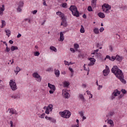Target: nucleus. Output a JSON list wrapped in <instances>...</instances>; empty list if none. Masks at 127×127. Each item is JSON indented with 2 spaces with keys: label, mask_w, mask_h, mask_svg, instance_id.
Segmentation results:
<instances>
[{
  "label": "nucleus",
  "mask_w": 127,
  "mask_h": 127,
  "mask_svg": "<svg viewBox=\"0 0 127 127\" xmlns=\"http://www.w3.org/2000/svg\"><path fill=\"white\" fill-rule=\"evenodd\" d=\"M111 72L115 75L117 78H118L123 84H127V81L125 80L124 73H123L122 70L118 67V66L114 65L111 69Z\"/></svg>",
  "instance_id": "1"
},
{
  "label": "nucleus",
  "mask_w": 127,
  "mask_h": 127,
  "mask_svg": "<svg viewBox=\"0 0 127 127\" xmlns=\"http://www.w3.org/2000/svg\"><path fill=\"white\" fill-rule=\"evenodd\" d=\"M69 9L70 10V11H71L72 15L74 16H76V17H79V16H80L79 11H78V9L76 6L71 5Z\"/></svg>",
  "instance_id": "2"
},
{
  "label": "nucleus",
  "mask_w": 127,
  "mask_h": 127,
  "mask_svg": "<svg viewBox=\"0 0 127 127\" xmlns=\"http://www.w3.org/2000/svg\"><path fill=\"white\" fill-rule=\"evenodd\" d=\"M59 114L62 118L64 119H69L71 117V112L67 110L63 112H60Z\"/></svg>",
  "instance_id": "3"
},
{
  "label": "nucleus",
  "mask_w": 127,
  "mask_h": 127,
  "mask_svg": "<svg viewBox=\"0 0 127 127\" xmlns=\"http://www.w3.org/2000/svg\"><path fill=\"white\" fill-rule=\"evenodd\" d=\"M10 87L12 90V91H15L17 90V86H16V83L15 81H13V80H10L9 82Z\"/></svg>",
  "instance_id": "4"
},
{
  "label": "nucleus",
  "mask_w": 127,
  "mask_h": 127,
  "mask_svg": "<svg viewBox=\"0 0 127 127\" xmlns=\"http://www.w3.org/2000/svg\"><path fill=\"white\" fill-rule=\"evenodd\" d=\"M32 76L34 78H36V81L38 82H41V80H42V77L40 76V75L38 74L37 72H34L32 74Z\"/></svg>",
  "instance_id": "5"
},
{
  "label": "nucleus",
  "mask_w": 127,
  "mask_h": 127,
  "mask_svg": "<svg viewBox=\"0 0 127 127\" xmlns=\"http://www.w3.org/2000/svg\"><path fill=\"white\" fill-rule=\"evenodd\" d=\"M53 110V105L50 104L48 106L47 109L45 111V114H47V115H49L50 112H52V110Z\"/></svg>",
  "instance_id": "6"
},
{
  "label": "nucleus",
  "mask_w": 127,
  "mask_h": 127,
  "mask_svg": "<svg viewBox=\"0 0 127 127\" xmlns=\"http://www.w3.org/2000/svg\"><path fill=\"white\" fill-rule=\"evenodd\" d=\"M110 73V70L109 69V66H106V69L103 70V73L104 76H108Z\"/></svg>",
  "instance_id": "7"
},
{
  "label": "nucleus",
  "mask_w": 127,
  "mask_h": 127,
  "mask_svg": "<svg viewBox=\"0 0 127 127\" xmlns=\"http://www.w3.org/2000/svg\"><path fill=\"white\" fill-rule=\"evenodd\" d=\"M89 60L90 61V63L88 64V66H92V65H94L96 62V59L93 58H89Z\"/></svg>",
  "instance_id": "8"
},
{
  "label": "nucleus",
  "mask_w": 127,
  "mask_h": 127,
  "mask_svg": "<svg viewBox=\"0 0 127 127\" xmlns=\"http://www.w3.org/2000/svg\"><path fill=\"white\" fill-rule=\"evenodd\" d=\"M120 94H121V91L118 90V89L115 90L112 93V95L114 96V97H117Z\"/></svg>",
  "instance_id": "9"
},
{
  "label": "nucleus",
  "mask_w": 127,
  "mask_h": 127,
  "mask_svg": "<svg viewBox=\"0 0 127 127\" xmlns=\"http://www.w3.org/2000/svg\"><path fill=\"white\" fill-rule=\"evenodd\" d=\"M123 59H124V57L119 56V55H116V60L117 61H119V62H122L123 61Z\"/></svg>",
  "instance_id": "10"
},
{
  "label": "nucleus",
  "mask_w": 127,
  "mask_h": 127,
  "mask_svg": "<svg viewBox=\"0 0 127 127\" xmlns=\"http://www.w3.org/2000/svg\"><path fill=\"white\" fill-rule=\"evenodd\" d=\"M48 86L49 88H50V89H51V90H52L53 91H55V90H56V87H55V85H52V84H50V83H49L48 84Z\"/></svg>",
  "instance_id": "11"
},
{
  "label": "nucleus",
  "mask_w": 127,
  "mask_h": 127,
  "mask_svg": "<svg viewBox=\"0 0 127 127\" xmlns=\"http://www.w3.org/2000/svg\"><path fill=\"white\" fill-rule=\"evenodd\" d=\"M4 5H2L1 7H0V15H2L3 14V11H4Z\"/></svg>",
  "instance_id": "12"
},
{
  "label": "nucleus",
  "mask_w": 127,
  "mask_h": 127,
  "mask_svg": "<svg viewBox=\"0 0 127 127\" xmlns=\"http://www.w3.org/2000/svg\"><path fill=\"white\" fill-rule=\"evenodd\" d=\"M11 98L12 99H18L20 98L19 94H15L11 95Z\"/></svg>",
  "instance_id": "13"
},
{
  "label": "nucleus",
  "mask_w": 127,
  "mask_h": 127,
  "mask_svg": "<svg viewBox=\"0 0 127 127\" xmlns=\"http://www.w3.org/2000/svg\"><path fill=\"white\" fill-rule=\"evenodd\" d=\"M8 110H9V113L11 114V115H14V114H16V111L13 109V108L9 109Z\"/></svg>",
  "instance_id": "14"
},
{
  "label": "nucleus",
  "mask_w": 127,
  "mask_h": 127,
  "mask_svg": "<svg viewBox=\"0 0 127 127\" xmlns=\"http://www.w3.org/2000/svg\"><path fill=\"white\" fill-rule=\"evenodd\" d=\"M98 15L99 16V17H100V18H105L106 16L104 13L101 12L98 13Z\"/></svg>",
  "instance_id": "15"
},
{
  "label": "nucleus",
  "mask_w": 127,
  "mask_h": 127,
  "mask_svg": "<svg viewBox=\"0 0 127 127\" xmlns=\"http://www.w3.org/2000/svg\"><path fill=\"white\" fill-rule=\"evenodd\" d=\"M91 5L93 7H96V5H97V0H92Z\"/></svg>",
  "instance_id": "16"
},
{
  "label": "nucleus",
  "mask_w": 127,
  "mask_h": 127,
  "mask_svg": "<svg viewBox=\"0 0 127 127\" xmlns=\"http://www.w3.org/2000/svg\"><path fill=\"white\" fill-rule=\"evenodd\" d=\"M55 74L56 75V77H59L60 76V71L58 69H55Z\"/></svg>",
  "instance_id": "17"
},
{
  "label": "nucleus",
  "mask_w": 127,
  "mask_h": 127,
  "mask_svg": "<svg viewBox=\"0 0 127 127\" xmlns=\"http://www.w3.org/2000/svg\"><path fill=\"white\" fill-rule=\"evenodd\" d=\"M63 94H64V97L65 99H69V97H70V94H69V93L67 92H63Z\"/></svg>",
  "instance_id": "18"
},
{
  "label": "nucleus",
  "mask_w": 127,
  "mask_h": 127,
  "mask_svg": "<svg viewBox=\"0 0 127 127\" xmlns=\"http://www.w3.org/2000/svg\"><path fill=\"white\" fill-rule=\"evenodd\" d=\"M63 84L64 87V88H67V87H69V85H70V83H69V82H67L66 81H64Z\"/></svg>",
  "instance_id": "19"
},
{
  "label": "nucleus",
  "mask_w": 127,
  "mask_h": 127,
  "mask_svg": "<svg viewBox=\"0 0 127 127\" xmlns=\"http://www.w3.org/2000/svg\"><path fill=\"white\" fill-rule=\"evenodd\" d=\"M79 98L83 102H86V99H85V97L83 96L82 94H80L79 96Z\"/></svg>",
  "instance_id": "20"
},
{
  "label": "nucleus",
  "mask_w": 127,
  "mask_h": 127,
  "mask_svg": "<svg viewBox=\"0 0 127 127\" xmlns=\"http://www.w3.org/2000/svg\"><path fill=\"white\" fill-rule=\"evenodd\" d=\"M50 50H51V51H54V52H57V49H56V48L54 46H51L50 47Z\"/></svg>",
  "instance_id": "21"
},
{
  "label": "nucleus",
  "mask_w": 127,
  "mask_h": 127,
  "mask_svg": "<svg viewBox=\"0 0 127 127\" xmlns=\"http://www.w3.org/2000/svg\"><path fill=\"white\" fill-rule=\"evenodd\" d=\"M108 124L111 125V127H114L115 125L114 124V122L112 120H109L107 121Z\"/></svg>",
  "instance_id": "22"
},
{
  "label": "nucleus",
  "mask_w": 127,
  "mask_h": 127,
  "mask_svg": "<svg viewBox=\"0 0 127 127\" xmlns=\"http://www.w3.org/2000/svg\"><path fill=\"white\" fill-rule=\"evenodd\" d=\"M64 40V34L63 32H61L60 33V41H63Z\"/></svg>",
  "instance_id": "23"
},
{
  "label": "nucleus",
  "mask_w": 127,
  "mask_h": 127,
  "mask_svg": "<svg viewBox=\"0 0 127 127\" xmlns=\"http://www.w3.org/2000/svg\"><path fill=\"white\" fill-rule=\"evenodd\" d=\"M62 19L63 22V26H64V27H66V26H67V22L66 21V20L64 19V17H62Z\"/></svg>",
  "instance_id": "24"
},
{
  "label": "nucleus",
  "mask_w": 127,
  "mask_h": 127,
  "mask_svg": "<svg viewBox=\"0 0 127 127\" xmlns=\"http://www.w3.org/2000/svg\"><path fill=\"white\" fill-rule=\"evenodd\" d=\"M103 6H104L106 9H111V5H109V4L105 3L103 4Z\"/></svg>",
  "instance_id": "25"
},
{
  "label": "nucleus",
  "mask_w": 127,
  "mask_h": 127,
  "mask_svg": "<svg viewBox=\"0 0 127 127\" xmlns=\"http://www.w3.org/2000/svg\"><path fill=\"white\" fill-rule=\"evenodd\" d=\"M23 4H24V3L23 1H20L18 3V6L19 7H23Z\"/></svg>",
  "instance_id": "26"
},
{
  "label": "nucleus",
  "mask_w": 127,
  "mask_h": 127,
  "mask_svg": "<svg viewBox=\"0 0 127 127\" xmlns=\"http://www.w3.org/2000/svg\"><path fill=\"white\" fill-rule=\"evenodd\" d=\"M80 31L81 33H85V28H84V26L82 25H81Z\"/></svg>",
  "instance_id": "27"
},
{
  "label": "nucleus",
  "mask_w": 127,
  "mask_h": 127,
  "mask_svg": "<svg viewBox=\"0 0 127 127\" xmlns=\"http://www.w3.org/2000/svg\"><path fill=\"white\" fill-rule=\"evenodd\" d=\"M10 49H11V51H14V50H17V49H18V48L17 47L12 46L11 47Z\"/></svg>",
  "instance_id": "28"
},
{
  "label": "nucleus",
  "mask_w": 127,
  "mask_h": 127,
  "mask_svg": "<svg viewBox=\"0 0 127 127\" xmlns=\"http://www.w3.org/2000/svg\"><path fill=\"white\" fill-rule=\"evenodd\" d=\"M93 32L95 34H99V33H100V32L99 31V29L97 28L94 29Z\"/></svg>",
  "instance_id": "29"
},
{
  "label": "nucleus",
  "mask_w": 127,
  "mask_h": 127,
  "mask_svg": "<svg viewBox=\"0 0 127 127\" xmlns=\"http://www.w3.org/2000/svg\"><path fill=\"white\" fill-rule=\"evenodd\" d=\"M5 32H6V35H7V36H9L11 32L9 29H7L5 30Z\"/></svg>",
  "instance_id": "30"
},
{
  "label": "nucleus",
  "mask_w": 127,
  "mask_h": 127,
  "mask_svg": "<svg viewBox=\"0 0 127 127\" xmlns=\"http://www.w3.org/2000/svg\"><path fill=\"white\" fill-rule=\"evenodd\" d=\"M20 71V68H19L18 66H16V70H14L15 73H16V74Z\"/></svg>",
  "instance_id": "31"
},
{
  "label": "nucleus",
  "mask_w": 127,
  "mask_h": 127,
  "mask_svg": "<svg viewBox=\"0 0 127 127\" xmlns=\"http://www.w3.org/2000/svg\"><path fill=\"white\" fill-rule=\"evenodd\" d=\"M6 25L5 21L2 20H1V28H2L5 25Z\"/></svg>",
  "instance_id": "32"
},
{
  "label": "nucleus",
  "mask_w": 127,
  "mask_h": 127,
  "mask_svg": "<svg viewBox=\"0 0 127 127\" xmlns=\"http://www.w3.org/2000/svg\"><path fill=\"white\" fill-rule=\"evenodd\" d=\"M50 121L51 122V123H56V120H55V119L52 118L51 117V119H50Z\"/></svg>",
  "instance_id": "33"
},
{
  "label": "nucleus",
  "mask_w": 127,
  "mask_h": 127,
  "mask_svg": "<svg viewBox=\"0 0 127 127\" xmlns=\"http://www.w3.org/2000/svg\"><path fill=\"white\" fill-rule=\"evenodd\" d=\"M74 49H78L79 48V44H74Z\"/></svg>",
  "instance_id": "34"
},
{
  "label": "nucleus",
  "mask_w": 127,
  "mask_h": 127,
  "mask_svg": "<svg viewBox=\"0 0 127 127\" xmlns=\"http://www.w3.org/2000/svg\"><path fill=\"white\" fill-rule=\"evenodd\" d=\"M62 7L67 8V3H63L62 5Z\"/></svg>",
  "instance_id": "35"
},
{
  "label": "nucleus",
  "mask_w": 127,
  "mask_h": 127,
  "mask_svg": "<svg viewBox=\"0 0 127 127\" xmlns=\"http://www.w3.org/2000/svg\"><path fill=\"white\" fill-rule=\"evenodd\" d=\"M68 70H69V71H70V72H71V76H73V73H74V70H73V68H71V67H69L68 68Z\"/></svg>",
  "instance_id": "36"
},
{
  "label": "nucleus",
  "mask_w": 127,
  "mask_h": 127,
  "mask_svg": "<svg viewBox=\"0 0 127 127\" xmlns=\"http://www.w3.org/2000/svg\"><path fill=\"white\" fill-rule=\"evenodd\" d=\"M96 57H97V58H100V57H101V53H96Z\"/></svg>",
  "instance_id": "37"
},
{
  "label": "nucleus",
  "mask_w": 127,
  "mask_h": 127,
  "mask_svg": "<svg viewBox=\"0 0 127 127\" xmlns=\"http://www.w3.org/2000/svg\"><path fill=\"white\" fill-rule=\"evenodd\" d=\"M87 10L89 11H93V9L92 8V7L91 6H89L87 8Z\"/></svg>",
  "instance_id": "38"
},
{
  "label": "nucleus",
  "mask_w": 127,
  "mask_h": 127,
  "mask_svg": "<svg viewBox=\"0 0 127 127\" xmlns=\"http://www.w3.org/2000/svg\"><path fill=\"white\" fill-rule=\"evenodd\" d=\"M39 55H40L39 52H36L34 53V56H39Z\"/></svg>",
  "instance_id": "39"
},
{
  "label": "nucleus",
  "mask_w": 127,
  "mask_h": 127,
  "mask_svg": "<svg viewBox=\"0 0 127 127\" xmlns=\"http://www.w3.org/2000/svg\"><path fill=\"white\" fill-rule=\"evenodd\" d=\"M44 117H45V114L43 113L39 116V118H41V119H44Z\"/></svg>",
  "instance_id": "40"
},
{
  "label": "nucleus",
  "mask_w": 127,
  "mask_h": 127,
  "mask_svg": "<svg viewBox=\"0 0 127 127\" xmlns=\"http://www.w3.org/2000/svg\"><path fill=\"white\" fill-rule=\"evenodd\" d=\"M5 52H9L10 51V49L8 47H6V50H5Z\"/></svg>",
  "instance_id": "41"
},
{
  "label": "nucleus",
  "mask_w": 127,
  "mask_h": 127,
  "mask_svg": "<svg viewBox=\"0 0 127 127\" xmlns=\"http://www.w3.org/2000/svg\"><path fill=\"white\" fill-rule=\"evenodd\" d=\"M114 60H116V57L112 56V57L111 58L110 61H114Z\"/></svg>",
  "instance_id": "42"
},
{
  "label": "nucleus",
  "mask_w": 127,
  "mask_h": 127,
  "mask_svg": "<svg viewBox=\"0 0 127 127\" xmlns=\"http://www.w3.org/2000/svg\"><path fill=\"white\" fill-rule=\"evenodd\" d=\"M57 15H63V13L60 11L57 12L56 13Z\"/></svg>",
  "instance_id": "43"
},
{
  "label": "nucleus",
  "mask_w": 127,
  "mask_h": 127,
  "mask_svg": "<svg viewBox=\"0 0 127 127\" xmlns=\"http://www.w3.org/2000/svg\"><path fill=\"white\" fill-rule=\"evenodd\" d=\"M99 30H100V32H103L105 30V28H104V27H102L100 28Z\"/></svg>",
  "instance_id": "44"
},
{
  "label": "nucleus",
  "mask_w": 127,
  "mask_h": 127,
  "mask_svg": "<svg viewBox=\"0 0 127 127\" xmlns=\"http://www.w3.org/2000/svg\"><path fill=\"white\" fill-rule=\"evenodd\" d=\"M43 5H45V6H47V4H46V0H43Z\"/></svg>",
  "instance_id": "45"
},
{
  "label": "nucleus",
  "mask_w": 127,
  "mask_h": 127,
  "mask_svg": "<svg viewBox=\"0 0 127 127\" xmlns=\"http://www.w3.org/2000/svg\"><path fill=\"white\" fill-rule=\"evenodd\" d=\"M121 92L123 94H127V90H126V89H122Z\"/></svg>",
  "instance_id": "46"
},
{
  "label": "nucleus",
  "mask_w": 127,
  "mask_h": 127,
  "mask_svg": "<svg viewBox=\"0 0 127 127\" xmlns=\"http://www.w3.org/2000/svg\"><path fill=\"white\" fill-rule=\"evenodd\" d=\"M70 51H71V52H72V53H75V50H74V49L72 48L70 49Z\"/></svg>",
  "instance_id": "47"
},
{
  "label": "nucleus",
  "mask_w": 127,
  "mask_h": 127,
  "mask_svg": "<svg viewBox=\"0 0 127 127\" xmlns=\"http://www.w3.org/2000/svg\"><path fill=\"white\" fill-rule=\"evenodd\" d=\"M106 59H109L110 60H111V57L109 55L106 56V58L105 59V60H106Z\"/></svg>",
  "instance_id": "48"
},
{
  "label": "nucleus",
  "mask_w": 127,
  "mask_h": 127,
  "mask_svg": "<svg viewBox=\"0 0 127 127\" xmlns=\"http://www.w3.org/2000/svg\"><path fill=\"white\" fill-rule=\"evenodd\" d=\"M110 9H106V10H105V13H110V11H109V10H110Z\"/></svg>",
  "instance_id": "49"
},
{
  "label": "nucleus",
  "mask_w": 127,
  "mask_h": 127,
  "mask_svg": "<svg viewBox=\"0 0 127 127\" xmlns=\"http://www.w3.org/2000/svg\"><path fill=\"white\" fill-rule=\"evenodd\" d=\"M21 7H19L18 6V8H17V11H19V12H20V11H21V8H20Z\"/></svg>",
  "instance_id": "50"
},
{
  "label": "nucleus",
  "mask_w": 127,
  "mask_h": 127,
  "mask_svg": "<svg viewBox=\"0 0 127 127\" xmlns=\"http://www.w3.org/2000/svg\"><path fill=\"white\" fill-rule=\"evenodd\" d=\"M71 127H79V124H77V125H72Z\"/></svg>",
  "instance_id": "51"
},
{
  "label": "nucleus",
  "mask_w": 127,
  "mask_h": 127,
  "mask_svg": "<svg viewBox=\"0 0 127 127\" xmlns=\"http://www.w3.org/2000/svg\"><path fill=\"white\" fill-rule=\"evenodd\" d=\"M79 114H80V117L84 116V113H83V112H82V111L79 112Z\"/></svg>",
  "instance_id": "52"
},
{
  "label": "nucleus",
  "mask_w": 127,
  "mask_h": 127,
  "mask_svg": "<svg viewBox=\"0 0 127 127\" xmlns=\"http://www.w3.org/2000/svg\"><path fill=\"white\" fill-rule=\"evenodd\" d=\"M37 13V10H34V11H32L33 14H36Z\"/></svg>",
  "instance_id": "53"
},
{
  "label": "nucleus",
  "mask_w": 127,
  "mask_h": 127,
  "mask_svg": "<svg viewBox=\"0 0 127 127\" xmlns=\"http://www.w3.org/2000/svg\"><path fill=\"white\" fill-rule=\"evenodd\" d=\"M122 8L123 10H126V9H127V6H123Z\"/></svg>",
  "instance_id": "54"
},
{
  "label": "nucleus",
  "mask_w": 127,
  "mask_h": 127,
  "mask_svg": "<svg viewBox=\"0 0 127 127\" xmlns=\"http://www.w3.org/2000/svg\"><path fill=\"white\" fill-rule=\"evenodd\" d=\"M10 127H13V122H12V121L10 122Z\"/></svg>",
  "instance_id": "55"
},
{
  "label": "nucleus",
  "mask_w": 127,
  "mask_h": 127,
  "mask_svg": "<svg viewBox=\"0 0 127 127\" xmlns=\"http://www.w3.org/2000/svg\"><path fill=\"white\" fill-rule=\"evenodd\" d=\"M51 117H47V116H46V117H45L46 120H48V121H50V119H51Z\"/></svg>",
  "instance_id": "56"
},
{
  "label": "nucleus",
  "mask_w": 127,
  "mask_h": 127,
  "mask_svg": "<svg viewBox=\"0 0 127 127\" xmlns=\"http://www.w3.org/2000/svg\"><path fill=\"white\" fill-rule=\"evenodd\" d=\"M96 46H97V47H100V46H102V44L97 43L96 44Z\"/></svg>",
  "instance_id": "57"
},
{
  "label": "nucleus",
  "mask_w": 127,
  "mask_h": 127,
  "mask_svg": "<svg viewBox=\"0 0 127 127\" xmlns=\"http://www.w3.org/2000/svg\"><path fill=\"white\" fill-rule=\"evenodd\" d=\"M54 92H55V91H54L52 90L49 91L50 94H53L54 93Z\"/></svg>",
  "instance_id": "58"
},
{
  "label": "nucleus",
  "mask_w": 127,
  "mask_h": 127,
  "mask_svg": "<svg viewBox=\"0 0 127 127\" xmlns=\"http://www.w3.org/2000/svg\"><path fill=\"white\" fill-rule=\"evenodd\" d=\"M123 97H124V94H121V95L119 96V99H122V98H123Z\"/></svg>",
  "instance_id": "59"
},
{
  "label": "nucleus",
  "mask_w": 127,
  "mask_h": 127,
  "mask_svg": "<svg viewBox=\"0 0 127 127\" xmlns=\"http://www.w3.org/2000/svg\"><path fill=\"white\" fill-rule=\"evenodd\" d=\"M99 87H98V90H101V88H103V86L102 85H98Z\"/></svg>",
  "instance_id": "60"
},
{
  "label": "nucleus",
  "mask_w": 127,
  "mask_h": 127,
  "mask_svg": "<svg viewBox=\"0 0 127 127\" xmlns=\"http://www.w3.org/2000/svg\"><path fill=\"white\" fill-rule=\"evenodd\" d=\"M9 43H10V44H13V41L10 40L9 41Z\"/></svg>",
  "instance_id": "61"
},
{
  "label": "nucleus",
  "mask_w": 127,
  "mask_h": 127,
  "mask_svg": "<svg viewBox=\"0 0 127 127\" xmlns=\"http://www.w3.org/2000/svg\"><path fill=\"white\" fill-rule=\"evenodd\" d=\"M109 48H110V50H111V52H112V51H113V47H112V46L110 45V46H109Z\"/></svg>",
  "instance_id": "62"
},
{
  "label": "nucleus",
  "mask_w": 127,
  "mask_h": 127,
  "mask_svg": "<svg viewBox=\"0 0 127 127\" xmlns=\"http://www.w3.org/2000/svg\"><path fill=\"white\" fill-rule=\"evenodd\" d=\"M64 62L65 65H67V66H68V64L69 63L66 61H64Z\"/></svg>",
  "instance_id": "63"
},
{
  "label": "nucleus",
  "mask_w": 127,
  "mask_h": 127,
  "mask_svg": "<svg viewBox=\"0 0 127 127\" xmlns=\"http://www.w3.org/2000/svg\"><path fill=\"white\" fill-rule=\"evenodd\" d=\"M20 37H21V35L20 34H18L17 36V38H19Z\"/></svg>",
  "instance_id": "64"
}]
</instances>
